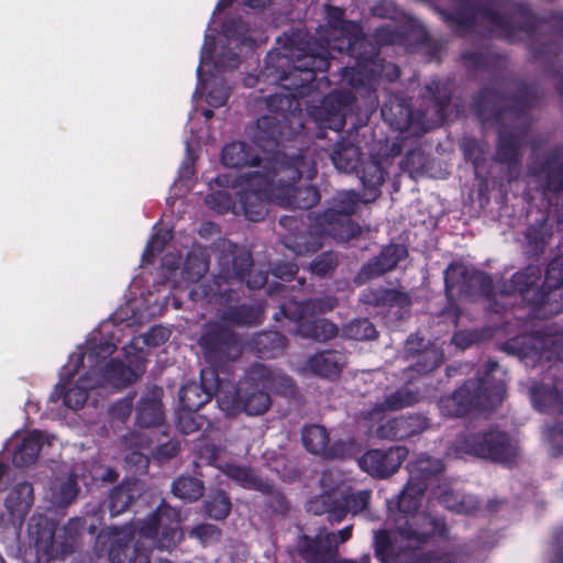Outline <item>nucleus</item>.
<instances>
[{
	"label": "nucleus",
	"instance_id": "nucleus-15",
	"mask_svg": "<svg viewBox=\"0 0 563 563\" xmlns=\"http://www.w3.org/2000/svg\"><path fill=\"white\" fill-rule=\"evenodd\" d=\"M207 375H213L212 371H201V384L189 383L181 387L179 393V400L183 410L194 412L199 410L205 404L210 400V390L206 387Z\"/></svg>",
	"mask_w": 563,
	"mask_h": 563
},
{
	"label": "nucleus",
	"instance_id": "nucleus-49",
	"mask_svg": "<svg viewBox=\"0 0 563 563\" xmlns=\"http://www.w3.org/2000/svg\"><path fill=\"white\" fill-rule=\"evenodd\" d=\"M208 98H209V103L211 106L218 107V106H222L225 102L228 95L225 91H222L220 93V96H216V91H214V92L209 93Z\"/></svg>",
	"mask_w": 563,
	"mask_h": 563
},
{
	"label": "nucleus",
	"instance_id": "nucleus-54",
	"mask_svg": "<svg viewBox=\"0 0 563 563\" xmlns=\"http://www.w3.org/2000/svg\"><path fill=\"white\" fill-rule=\"evenodd\" d=\"M176 452H177L176 444L170 443V444L166 445V450L161 449L158 451V455L159 456L170 457V456L175 455Z\"/></svg>",
	"mask_w": 563,
	"mask_h": 563
},
{
	"label": "nucleus",
	"instance_id": "nucleus-32",
	"mask_svg": "<svg viewBox=\"0 0 563 563\" xmlns=\"http://www.w3.org/2000/svg\"><path fill=\"white\" fill-rule=\"evenodd\" d=\"M227 474L246 488L264 490L267 487L252 471L245 467L235 465L228 466Z\"/></svg>",
	"mask_w": 563,
	"mask_h": 563
},
{
	"label": "nucleus",
	"instance_id": "nucleus-31",
	"mask_svg": "<svg viewBox=\"0 0 563 563\" xmlns=\"http://www.w3.org/2000/svg\"><path fill=\"white\" fill-rule=\"evenodd\" d=\"M302 332L319 341H327L338 334V328L331 321L320 319L311 324H303Z\"/></svg>",
	"mask_w": 563,
	"mask_h": 563
},
{
	"label": "nucleus",
	"instance_id": "nucleus-57",
	"mask_svg": "<svg viewBox=\"0 0 563 563\" xmlns=\"http://www.w3.org/2000/svg\"><path fill=\"white\" fill-rule=\"evenodd\" d=\"M463 271V267L462 266H451L448 268L446 271V275H445V278H446V282L451 278V275H454L456 273H462Z\"/></svg>",
	"mask_w": 563,
	"mask_h": 563
},
{
	"label": "nucleus",
	"instance_id": "nucleus-16",
	"mask_svg": "<svg viewBox=\"0 0 563 563\" xmlns=\"http://www.w3.org/2000/svg\"><path fill=\"white\" fill-rule=\"evenodd\" d=\"M44 433L40 430H32L23 437L21 443L13 452L12 462L16 467L34 464L42 450Z\"/></svg>",
	"mask_w": 563,
	"mask_h": 563
},
{
	"label": "nucleus",
	"instance_id": "nucleus-23",
	"mask_svg": "<svg viewBox=\"0 0 563 563\" xmlns=\"http://www.w3.org/2000/svg\"><path fill=\"white\" fill-rule=\"evenodd\" d=\"M329 228L328 233L340 241H347L360 233V228L349 219V216H341L334 211L324 214Z\"/></svg>",
	"mask_w": 563,
	"mask_h": 563
},
{
	"label": "nucleus",
	"instance_id": "nucleus-1",
	"mask_svg": "<svg viewBox=\"0 0 563 563\" xmlns=\"http://www.w3.org/2000/svg\"><path fill=\"white\" fill-rule=\"evenodd\" d=\"M316 174L312 163L305 157L290 161L276 159L272 166H263L247 178L250 191L245 196L244 213L251 221H260L266 213L265 200L283 206L308 209L319 201V194L312 186L297 188L295 183L301 176L312 179Z\"/></svg>",
	"mask_w": 563,
	"mask_h": 563
},
{
	"label": "nucleus",
	"instance_id": "nucleus-46",
	"mask_svg": "<svg viewBox=\"0 0 563 563\" xmlns=\"http://www.w3.org/2000/svg\"><path fill=\"white\" fill-rule=\"evenodd\" d=\"M474 340H475V336L471 333L460 332L453 336V342L457 346H461L463 349L466 347L467 345H470L472 342H474Z\"/></svg>",
	"mask_w": 563,
	"mask_h": 563
},
{
	"label": "nucleus",
	"instance_id": "nucleus-9",
	"mask_svg": "<svg viewBox=\"0 0 563 563\" xmlns=\"http://www.w3.org/2000/svg\"><path fill=\"white\" fill-rule=\"evenodd\" d=\"M115 350L117 344L112 332L106 333L102 329L93 330L86 341L85 351L76 355L75 364L68 372V380L65 384L73 379L81 366H87V371L97 369Z\"/></svg>",
	"mask_w": 563,
	"mask_h": 563
},
{
	"label": "nucleus",
	"instance_id": "nucleus-21",
	"mask_svg": "<svg viewBox=\"0 0 563 563\" xmlns=\"http://www.w3.org/2000/svg\"><path fill=\"white\" fill-rule=\"evenodd\" d=\"M163 390L153 387L143 399V427H158L164 422L165 413L162 404Z\"/></svg>",
	"mask_w": 563,
	"mask_h": 563
},
{
	"label": "nucleus",
	"instance_id": "nucleus-25",
	"mask_svg": "<svg viewBox=\"0 0 563 563\" xmlns=\"http://www.w3.org/2000/svg\"><path fill=\"white\" fill-rule=\"evenodd\" d=\"M255 159L250 153V147L243 143H232L222 152L223 164L231 168L255 164Z\"/></svg>",
	"mask_w": 563,
	"mask_h": 563
},
{
	"label": "nucleus",
	"instance_id": "nucleus-44",
	"mask_svg": "<svg viewBox=\"0 0 563 563\" xmlns=\"http://www.w3.org/2000/svg\"><path fill=\"white\" fill-rule=\"evenodd\" d=\"M169 332L165 328H153L148 334L144 338L145 343L147 344H158L168 339Z\"/></svg>",
	"mask_w": 563,
	"mask_h": 563
},
{
	"label": "nucleus",
	"instance_id": "nucleus-59",
	"mask_svg": "<svg viewBox=\"0 0 563 563\" xmlns=\"http://www.w3.org/2000/svg\"><path fill=\"white\" fill-rule=\"evenodd\" d=\"M328 13H329V15H331L333 18H338V19H340V16L342 14L341 10L340 9H335V8L329 9Z\"/></svg>",
	"mask_w": 563,
	"mask_h": 563
},
{
	"label": "nucleus",
	"instance_id": "nucleus-6",
	"mask_svg": "<svg viewBox=\"0 0 563 563\" xmlns=\"http://www.w3.org/2000/svg\"><path fill=\"white\" fill-rule=\"evenodd\" d=\"M459 451L501 463L511 462L518 454V445L507 433L499 430L479 432L456 440Z\"/></svg>",
	"mask_w": 563,
	"mask_h": 563
},
{
	"label": "nucleus",
	"instance_id": "nucleus-14",
	"mask_svg": "<svg viewBox=\"0 0 563 563\" xmlns=\"http://www.w3.org/2000/svg\"><path fill=\"white\" fill-rule=\"evenodd\" d=\"M114 528L115 536L120 533ZM133 540V531L131 529H122V537L114 538L109 548L110 563H141L137 558L141 553V545L139 541L134 543L133 551H131V542Z\"/></svg>",
	"mask_w": 563,
	"mask_h": 563
},
{
	"label": "nucleus",
	"instance_id": "nucleus-18",
	"mask_svg": "<svg viewBox=\"0 0 563 563\" xmlns=\"http://www.w3.org/2000/svg\"><path fill=\"white\" fill-rule=\"evenodd\" d=\"M302 443L305 448L316 455L329 457L332 455L330 439L327 429L319 424L303 428Z\"/></svg>",
	"mask_w": 563,
	"mask_h": 563
},
{
	"label": "nucleus",
	"instance_id": "nucleus-63",
	"mask_svg": "<svg viewBox=\"0 0 563 563\" xmlns=\"http://www.w3.org/2000/svg\"><path fill=\"white\" fill-rule=\"evenodd\" d=\"M415 341L412 339L407 341V350L409 352H416V349L413 347Z\"/></svg>",
	"mask_w": 563,
	"mask_h": 563
},
{
	"label": "nucleus",
	"instance_id": "nucleus-11",
	"mask_svg": "<svg viewBox=\"0 0 563 563\" xmlns=\"http://www.w3.org/2000/svg\"><path fill=\"white\" fill-rule=\"evenodd\" d=\"M33 503L34 490L31 483L21 482L14 485L4 500L11 522L21 527Z\"/></svg>",
	"mask_w": 563,
	"mask_h": 563
},
{
	"label": "nucleus",
	"instance_id": "nucleus-26",
	"mask_svg": "<svg viewBox=\"0 0 563 563\" xmlns=\"http://www.w3.org/2000/svg\"><path fill=\"white\" fill-rule=\"evenodd\" d=\"M231 501L222 490L210 494L205 501L206 514L213 520H223L231 512Z\"/></svg>",
	"mask_w": 563,
	"mask_h": 563
},
{
	"label": "nucleus",
	"instance_id": "nucleus-28",
	"mask_svg": "<svg viewBox=\"0 0 563 563\" xmlns=\"http://www.w3.org/2000/svg\"><path fill=\"white\" fill-rule=\"evenodd\" d=\"M175 496L187 501H195L203 494L202 482L195 477L180 476L173 485Z\"/></svg>",
	"mask_w": 563,
	"mask_h": 563
},
{
	"label": "nucleus",
	"instance_id": "nucleus-13",
	"mask_svg": "<svg viewBox=\"0 0 563 563\" xmlns=\"http://www.w3.org/2000/svg\"><path fill=\"white\" fill-rule=\"evenodd\" d=\"M427 428L426 419L419 416L399 417L387 420L376 429L379 438L406 439Z\"/></svg>",
	"mask_w": 563,
	"mask_h": 563
},
{
	"label": "nucleus",
	"instance_id": "nucleus-47",
	"mask_svg": "<svg viewBox=\"0 0 563 563\" xmlns=\"http://www.w3.org/2000/svg\"><path fill=\"white\" fill-rule=\"evenodd\" d=\"M417 525V518L412 516V523H410V528L408 530H401V533L407 534L408 537H415L417 539H423L427 534L431 532L429 529H424L422 531H418L412 529V526Z\"/></svg>",
	"mask_w": 563,
	"mask_h": 563
},
{
	"label": "nucleus",
	"instance_id": "nucleus-29",
	"mask_svg": "<svg viewBox=\"0 0 563 563\" xmlns=\"http://www.w3.org/2000/svg\"><path fill=\"white\" fill-rule=\"evenodd\" d=\"M188 537L202 547H210L221 540L222 531L216 525L201 522L188 530Z\"/></svg>",
	"mask_w": 563,
	"mask_h": 563
},
{
	"label": "nucleus",
	"instance_id": "nucleus-62",
	"mask_svg": "<svg viewBox=\"0 0 563 563\" xmlns=\"http://www.w3.org/2000/svg\"><path fill=\"white\" fill-rule=\"evenodd\" d=\"M134 419H135V423L141 422V407L136 406V408L134 410Z\"/></svg>",
	"mask_w": 563,
	"mask_h": 563
},
{
	"label": "nucleus",
	"instance_id": "nucleus-5",
	"mask_svg": "<svg viewBox=\"0 0 563 563\" xmlns=\"http://www.w3.org/2000/svg\"><path fill=\"white\" fill-rule=\"evenodd\" d=\"M504 398V386L485 379L481 386L475 382H467L451 396L440 400L439 408L442 415L459 417L472 408L482 410L493 409Z\"/></svg>",
	"mask_w": 563,
	"mask_h": 563
},
{
	"label": "nucleus",
	"instance_id": "nucleus-10",
	"mask_svg": "<svg viewBox=\"0 0 563 563\" xmlns=\"http://www.w3.org/2000/svg\"><path fill=\"white\" fill-rule=\"evenodd\" d=\"M407 456L408 450L400 445L387 450H369L360 460V465L373 476L387 477L398 471Z\"/></svg>",
	"mask_w": 563,
	"mask_h": 563
},
{
	"label": "nucleus",
	"instance_id": "nucleus-8",
	"mask_svg": "<svg viewBox=\"0 0 563 563\" xmlns=\"http://www.w3.org/2000/svg\"><path fill=\"white\" fill-rule=\"evenodd\" d=\"M179 522V514L175 509L159 506L155 515L143 527V538H157V548L174 549L184 538Z\"/></svg>",
	"mask_w": 563,
	"mask_h": 563
},
{
	"label": "nucleus",
	"instance_id": "nucleus-4",
	"mask_svg": "<svg viewBox=\"0 0 563 563\" xmlns=\"http://www.w3.org/2000/svg\"><path fill=\"white\" fill-rule=\"evenodd\" d=\"M27 532L38 560L45 561L64 559L70 554L79 536L70 522L59 528L53 519L42 514L30 518Z\"/></svg>",
	"mask_w": 563,
	"mask_h": 563
},
{
	"label": "nucleus",
	"instance_id": "nucleus-30",
	"mask_svg": "<svg viewBox=\"0 0 563 563\" xmlns=\"http://www.w3.org/2000/svg\"><path fill=\"white\" fill-rule=\"evenodd\" d=\"M133 496L129 487L115 486L109 494L108 508L112 517L119 516L131 506Z\"/></svg>",
	"mask_w": 563,
	"mask_h": 563
},
{
	"label": "nucleus",
	"instance_id": "nucleus-35",
	"mask_svg": "<svg viewBox=\"0 0 563 563\" xmlns=\"http://www.w3.org/2000/svg\"><path fill=\"white\" fill-rule=\"evenodd\" d=\"M443 361V353L437 347L424 350L419 362V372L427 373L437 368Z\"/></svg>",
	"mask_w": 563,
	"mask_h": 563
},
{
	"label": "nucleus",
	"instance_id": "nucleus-34",
	"mask_svg": "<svg viewBox=\"0 0 563 563\" xmlns=\"http://www.w3.org/2000/svg\"><path fill=\"white\" fill-rule=\"evenodd\" d=\"M361 180L364 187L375 189L384 181V172L376 161H368L362 168Z\"/></svg>",
	"mask_w": 563,
	"mask_h": 563
},
{
	"label": "nucleus",
	"instance_id": "nucleus-39",
	"mask_svg": "<svg viewBox=\"0 0 563 563\" xmlns=\"http://www.w3.org/2000/svg\"><path fill=\"white\" fill-rule=\"evenodd\" d=\"M367 492H357L345 497V510L352 514L362 511L368 503Z\"/></svg>",
	"mask_w": 563,
	"mask_h": 563
},
{
	"label": "nucleus",
	"instance_id": "nucleus-41",
	"mask_svg": "<svg viewBox=\"0 0 563 563\" xmlns=\"http://www.w3.org/2000/svg\"><path fill=\"white\" fill-rule=\"evenodd\" d=\"M297 69L308 73L324 71L328 68V62L325 56H307L305 62L296 66Z\"/></svg>",
	"mask_w": 563,
	"mask_h": 563
},
{
	"label": "nucleus",
	"instance_id": "nucleus-43",
	"mask_svg": "<svg viewBox=\"0 0 563 563\" xmlns=\"http://www.w3.org/2000/svg\"><path fill=\"white\" fill-rule=\"evenodd\" d=\"M179 428L184 433H191L199 429V423L192 412L183 410L178 417Z\"/></svg>",
	"mask_w": 563,
	"mask_h": 563
},
{
	"label": "nucleus",
	"instance_id": "nucleus-45",
	"mask_svg": "<svg viewBox=\"0 0 563 563\" xmlns=\"http://www.w3.org/2000/svg\"><path fill=\"white\" fill-rule=\"evenodd\" d=\"M284 341L285 338L278 332H269L261 335L258 343L262 345H266L267 342L277 343V347L283 350L285 346Z\"/></svg>",
	"mask_w": 563,
	"mask_h": 563
},
{
	"label": "nucleus",
	"instance_id": "nucleus-17",
	"mask_svg": "<svg viewBox=\"0 0 563 563\" xmlns=\"http://www.w3.org/2000/svg\"><path fill=\"white\" fill-rule=\"evenodd\" d=\"M344 365L345 357L339 352H323L313 355L308 361L309 369L324 377H336Z\"/></svg>",
	"mask_w": 563,
	"mask_h": 563
},
{
	"label": "nucleus",
	"instance_id": "nucleus-53",
	"mask_svg": "<svg viewBox=\"0 0 563 563\" xmlns=\"http://www.w3.org/2000/svg\"><path fill=\"white\" fill-rule=\"evenodd\" d=\"M118 478H119V473L114 468H111V467H109L102 476V479L104 482H109V483H115L118 481Z\"/></svg>",
	"mask_w": 563,
	"mask_h": 563
},
{
	"label": "nucleus",
	"instance_id": "nucleus-60",
	"mask_svg": "<svg viewBox=\"0 0 563 563\" xmlns=\"http://www.w3.org/2000/svg\"><path fill=\"white\" fill-rule=\"evenodd\" d=\"M444 501L446 503V506H448L449 508H452V509H453V510H455V511H468V509H467V508H465L463 505H460V506H456V507H455V506H452V505H449V503H448V499H446V498L444 499Z\"/></svg>",
	"mask_w": 563,
	"mask_h": 563
},
{
	"label": "nucleus",
	"instance_id": "nucleus-2",
	"mask_svg": "<svg viewBox=\"0 0 563 563\" xmlns=\"http://www.w3.org/2000/svg\"><path fill=\"white\" fill-rule=\"evenodd\" d=\"M288 383V378L277 376L264 365H254L238 386L219 380L217 401L227 415L234 416L241 411L247 415H262L271 406L268 390L277 389V382Z\"/></svg>",
	"mask_w": 563,
	"mask_h": 563
},
{
	"label": "nucleus",
	"instance_id": "nucleus-36",
	"mask_svg": "<svg viewBox=\"0 0 563 563\" xmlns=\"http://www.w3.org/2000/svg\"><path fill=\"white\" fill-rule=\"evenodd\" d=\"M79 488L77 482L69 478L63 483L58 489V504L64 507L70 505L77 498Z\"/></svg>",
	"mask_w": 563,
	"mask_h": 563
},
{
	"label": "nucleus",
	"instance_id": "nucleus-56",
	"mask_svg": "<svg viewBox=\"0 0 563 563\" xmlns=\"http://www.w3.org/2000/svg\"><path fill=\"white\" fill-rule=\"evenodd\" d=\"M350 27H352L353 31H354L353 38L349 37V40H347L349 41V45L351 47L352 45L356 44L357 41H358L360 29L355 24H353V25L351 24Z\"/></svg>",
	"mask_w": 563,
	"mask_h": 563
},
{
	"label": "nucleus",
	"instance_id": "nucleus-42",
	"mask_svg": "<svg viewBox=\"0 0 563 563\" xmlns=\"http://www.w3.org/2000/svg\"><path fill=\"white\" fill-rule=\"evenodd\" d=\"M336 265V261L331 254H323L311 264V271L319 276L327 275Z\"/></svg>",
	"mask_w": 563,
	"mask_h": 563
},
{
	"label": "nucleus",
	"instance_id": "nucleus-22",
	"mask_svg": "<svg viewBox=\"0 0 563 563\" xmlns=\"http://www.w3.org/2000/svg\"><path fill=\"white\" fill-rule=\"evenodd\" d=\"M419 400V396L417 393L409 390L407 388L397 390L396 393L389 395L383 405L373 408L368 412V419L369 420H377L382 421L383 416L382 412L385 409L388 410H398L404 407L411 406L416 404Z\"/></svg>",
	"mask_w": 563,
	"mask_h": 563
},
{
	"label": "nucleus",
	"instance_id": "nucleus-64",
	"mask_svg": "<svg viewBox=\"0 0 563 563\" xmlns=\"http://www.w3.org/2000/svg\"><path fill=\"white\" fill-rule=\"evenodd\" d=\"M7 471V466L5 464H3L2 462H0V481L2 479L4 473Z\"/></svg>",
	"mask_w": 563,
	"mask_h": 563
},
{
	"label": "nucleus",
	"instance_id": "nucleus-12",
	"mask_svg": "<svg viewBox=\"0 0 563 563\" xmlns=\"http://www.w3.org/2000/svg\"><path fill=\"white\" fill-rule=\"evenodd\" d=\"M98 388L89 373L86 371L78 379V383L68 389L65 384H58L51 395L52 400L63 399V404L73 410H78L84 407L88 400V390Z\"/></svg>",
	"mask_w": 563,
	"mask_h": 563
},
{
	"label": "nucleus",
	"instance_id": "nucleus-55",
	"mask_svg": "<svg viewBox=\"0 0 563 563\" xmlns=\"http://www.w3.org/2000/svg\"><path fill=\"white\" fill-rule=\"evenodd\" d=\"M126 461L137 464L141 461V452L135 448L128 456Z\"/></svg>",
	"mask_w": 563,
	"mask_h": 563
},
{
	"label": "nucleus",
	"instance_id": "nucleus-3",
	"mask_svg": "<svg viewBox=\"0 0 563 563\" xmlns=\"http://www.w3.org/2000/svg\"><path fill=\"white\" fill-rule=\"evenodd\" d=\"M27 532L38 560L45 561L64 559L70 554L79 536L70 522L59 528L53 519L42 514L30 518Z\"/></svg>",
	"mask_w": 563,
	"mask_h": 563
},
{
	"label": "nucleus",
	"instance_id": "nucleus-48",
	"mask_svg": "<svg viewBox=\"0 0 563 563\" xmlns=\"http://www.w3.org/2000/svg\"><path fill=\"white\" fill-rule=\"evenodd\" d=\"M169 233L164 232L163 234H157L151 242H150V249L151 251H159L163 249L164 244L168 240Z\"/></svg>",
	"mask_w": 563,
	"mask_h": 563
},
{
	"label": "nucleus",
	"instance_id": "nucleus-52",
	"mask_svg": "<svg viewBox=\"0 0 563 563\" xmlns=\"http://www.w3.org/2000/svg\"><path fill=\"white\" fill-rule=\"evenodd\" d=\"M275 274L277 276H279V277L292 276V275L296 274V268H295L294 265H288V266H285V267L278 266L275 269Z\"/></svg>",
	"mask_w": 563,
	"mask_h": 563
},
{
	"label": "nucleus",
	"instance_id": "nucleus-50",
	"mask_svg": "<svg viewBox=\"0 0 563 563\" xmlns=\"http://www.w3.org/2000/svg\"><path fill=\"white\" fill-rule=\"evenodd\" d=\"M474 279L476 282H479L483 285V292L485 295H489V291H490V279L486 275H484L482 273L476 274L474 276Z\"/></svg>",
	"mask_w": 563,
	"mask_h": 563
},
{
	"label": "nucleus",
	"instance_id": "nucleus-7",
	"mask_svg": "<svg viewBox=\"0 0 563 563\" xmlns=\"http://www.w3.org/2000/svg\"><path fill=\"white\" fill-rule=\"evenodd\" d=\"M123 351L129 358L130 365H125L121 360L111 358L104 366L87 371L92 377L95 386L120 390L136 379L137 375L131 365L137 366L140 360L141 347L139 346V338H132L129 344L123 346Z\"/></svg>",
	"mask_w": 563,
	"mask_h": 563
},
{
	"label": "nucleus",
	"instance_id": "nucleus-40",
	"mask_svg": "<svg viewBox=\"0 0 563 563\" xmlns=\"http://www.w3.org/2000/svg\"><path fill=\"white\" fill-rule=\"evenodd\" d=\"M547 280L550 286H560L563 283V257L555 258L547 269Z\"/></svg>",
	"mask_w": 563,
	"mask_h": 563
},
{
	"label": "nucleus",
	"instance_id": "nucleus-27",
	"mask_svg": "<svg viewBox=\"0 0 563 563\" xmlns=\"http://www.w3.org/2000/svg\"><path fill=\"white\" fill-rule=\"evenodd\" d=\"M361 153L357 146L345 145L338 148L332 155L334 166L342 172L351 173L357 169Z\"/></svg>",
	"mask_w": 563,
	"mask_h": 563
},
{
	"label": "nucleus",
	"instance_id": "nucleus-58",
	"mask_svg": "<svg viewBox=\"0 0 563 563\" xmlns=\"http://www.w3.org/2000/svg\"><path fill=\"white\" fill-rule=\"evenodd\" d=\"M269 0H246L247 5L251 8H261L268 3Z\"/></svg>",
	"mask_w": 563,
	"mask_h": 563
},
{
	"label": "nucleus",
	"instance_id": "nucleus-51",
	"mask_svg": "<svg viewBox=\"0 0 563 563\" xmlns=\"http://www.w3.org/2000/svg\"><path fill=\"white\" fill-rule=\"evenodd\" d=\"M335 300L331 298H327L324 300H319L318 302H313V306H318L317 309L319 311L330 310L335 306Z\"/></svg>",
	"mask_w": 563,
	"mask_h": 563
},
{
	"label": "nucleus",
	"instance_id": "nucleus-37",
	"mask_svg": "<svg viewBox=\"0 0 563 563\" xmlns=\"http://www.w3.org/2000/svg\"><path fill=\"white\" fill-rule=\"evenodd\" d=\"M133 412V399L124 397L123 399L114 402L110 408V415L113 419L125 422Z\"/></svg>",
	"mask_w": 563,
	"mask_h": 563
},
{
	"label": "nucleus",
	"instance_id": "nucleus-19",
	"mask_svg": "<svg viewBox=\"0 0 563 563\" xmlns=\"http://www.w3.org/2000/svg\"><path fill=\"white\" fill-rule=\"evenodd\" d=\"M410 474L409 479L415 483H422L427 486V482L440 474L444 466L439 459H432L427 455H420L408 464Z\"/></svg>",
	"mask_w": 563,
	"mask_h": 563
},
{
	"label": "nucleus",
	"instance_id": "nucleus-24",
	"mask_svg": "<svg viewBox=\"0 0 563 563\" xmlns=\"http://www.w3.org/2000/svg\"><path fill=\"white\" fill-rule=\"evenodd\" d=\"M426 485L408 481L399 496L398 506L405 514L415 512L422 504Z\"/></svg>",
	"mask_w": 563,
	"mask_h": 563
},
{
	"label": "nucleus",
	"instance_id": "nucleus-20",
	"mask_svg": "<svg viewBox=\"0 0 563 563\" xmlns=\"http://www.w3.org/2000/svg\"><path fill=\"white\" fill-rule=\"evenodd\" d=\"M406 250L401 245H389L383 250L375 262L369 263L364 273L368 277L378 276L385 272L393 269L398 261L406 255Z\"/></svg>",
	"mask_w": 563,
	"mask_h": 563
},
{
	"label": "nucleus",
	"instance_id": "nucleus-38",
	"mask_svg": "<svg viewBox=\"0 0 563 563\" xmlns=\"http://www.w3.org/2000/svg\"><path fill=\"white\" fill-rule=\"evenodd\" d=\"M357 201L358 199L355 194L342 192L339 195V205L335 207V209H331L330 211H334L341 216H349L355 211Z\"/></svg>",
	"mask_w": 563,
	"mask_h": 563
},
{
	"label": "nucleus",
	"instance_id": "nucleus-33",
	"mask_svg": "<svg viewBox=\"0 0 563 563\" xmlns=\"http://www.w3.org/2000/svg\"><path fill=\"white\" fill-rule=\"evenodd\" d=\"M376 334L374 325L366 319L352 321L344 328V335L353 340H371Z\"/></svg>",
	"mask_w": 563,
	"mask_h": 563
},
{
	"label": "nucleus",
	"instance_id": "nucleus-61",
	"mask_svg": "<svg viewBox=\"0 0 563 563\" xmlns=\"http://www.w3.org/2000/svg\"><path fill=\"white\" fill-rule=\"evenodd\" d=\"M265 280H266V277L264 275H260L257 280L255 282V284L254 285H250V286L251 287H255V286L260 287V286L265 284ZM249 284H251V283L249 282Z\"/></svg>",
	"mask_w": 563,
	"mask_h": 563
}]
</instances>
